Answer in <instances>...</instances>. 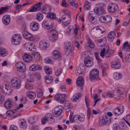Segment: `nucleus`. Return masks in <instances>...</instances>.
<instances>
[{"instance_id": "nucleus-20", "label": "nucleus", "mask_w": 130, "mask_h": 130, "mask_svg": "<svg viewBox=\"0 0 130 130\" xmlns=\"http://www.w3.org/2000/svg\"><path fill=\"white\" fill-rule=\"evenodd\" d=\"M111 65L112 68L118 69L120 68L121 64L119 61H115L111 62Z\"/></svg>"}, {"instance_id": "nucleus-31", "label": "nucleus", "mask_w": 130, "mask_h": 130, "mask_svg": "<svg viewBox=\"0 0 130 130\" xmlns=\"http://www.w3.org/2000/svg\"><path fill=\"white\" fill-rule=\"evenodd\" d=\"M122 50L124 51H129V44L128 42H126L123 44Z\"/></svg>"}, {"instance_id": "nucleus-9", "label": "nucleus", "mask_w": 130, "mask_h": 130, "mask_svg": "<svg viewBox=\"0 0 130 130\" xmlns=\"http://www.w3.org/2000/svg\"><path fill=\"white\" fill-rule=\"evenodd\" d=\"M118 6L116 4L113 3L110 4L108 6V11L111 13L115 12L118 9Z\"/></svg>"}, {"instance_id": "nucleus-33", "label": "nucleus", "mask_w": 130, "mask_h": 130, "mask_svg": "<svg viewBox=\"0 0 130 130\" xmlns=\"http://www.w3.org/2000/svg\"><path fill=\"white\" fill-rule=\"evenodd\" d=\"M82 95V94L80 93H78L75 94L73 96V99L72 100V101L74 102H76L79 98Z\"/></svg>"}, {"instance_id": "nucleus-10", "label": "nucleus", "mask_w": 130, "mask_h": 130, "mask_svg": "<svg viewBox=\"0 0 130 130\" xmlns=\"http://www.w3.org/2000/svg\"><path fill=\"white\" fill-rule=\"evenodd\" d=\"M54 24L51 21H44L42 24V26L45 28L48 29L52 28Z\"/></svg>"}, {"instance_id": "nucleus-36", "label": "nucleus", "mask_w": 130, "mask_h": 130, "mask_svg": "<svg viewBox=\"0 0 130 130\" xmlns=\"http://www.w3.org/2000/svg\"><path fill=\"white\" fill-rule=\"evenodd\" d=\"M44 69L46 74H47L48 75L49 74H52V70L51 69L47 67L46 66H45Z\"/></svg>"}, {"instance_id": "nucleus-32", "label": "nucleus", "mask_w": 130, "mask_h": 130, "mask_svg": "<svg viewBox=\"0 0 130 130\" xmlns=\"http://www.w3.org/2000/svg\"><path fill=\"white\" fill-rule=\"evenodd\" d=\"M7 54L6 50L4 48L0 47V55L5 56H6Z\"/></svg>"}, {"instance_id": "nucleus-38", "label": "nucleus", "mask_w": 130, "mask_h": 130, "mask_svg": "<svg viewBox=\"0 0 130 130\" xmlns=\"http://www.w3.org/2000/svg\"><path fill=\"white\" fill-rule=\"evenodd\" d=\"M63 24L65 26H67L68 25H69L71 21V18L69 17L68 20V21H66L64 20V19L65 18V17H63Z\"/></svg>"}, {"instance_id": "nucleus-63", "label": "nucleus", "mask_w": 130, "mask_h": 130, "mask_svg": "<svg viewBox=\"0 0 130 130\" xmlns=\"http://www.w3.org/2000/svg\"><path fill=\"white\" fill-rule=\"evenodd\" d=\"M37 93L39 97H41L43 95L42 91L41 89H39L37 91Z\"/></svg>"}, {"instance_id": "nucleus-43", "label": "nucleus", "mask_w": 130, "mask_h": 130, "mask_svg": "<svg viewBox=\"0 0 130 130\" xmlns=\"http://www.w3.org/2000/svg\"><path fill=\"white\" fill-rule=\"evenodd\" d=\"M12 39V40H18L20 41L22 39V37L20 34H17L13 36Z\"/></svg>"}, {"instance_id": "nucleus-2", "label": "nucleus", "mask_w": 130, "mask_h": 130, "mask_svg": "<svg viewBox=\"0 0 130 130\" xmlns=\"http://www.w3.org/2000/svg\"><path fill=\"white\" fill-rule=\"evenodd\" d=\"M99 73L98 70L96 69H93L91 71L90 73L89 78L91 81L93 80H99L100 78L99 77Z\"/></svg>"}, {"instance_id": "nucleus-54", "label": "nucleus", "mask_w": 130, "mask_h": 130, "mask_svg": "<svg viewBox=\"0 0 130 130\" xmlns=\"http://www.w3.org/2000/svg\"><path fill=\"white\" fill-rule=\"evenodd\" d=\"M106 41L107 39L106 37H105L103 38L96 40V42L97 43H101L104 41Z\"/></svg>"}, {"instance_id": "nucleus-1", "label": "nucleus", "mask_w": 130, "mask_h": 130, "mask_svg": "<svg viewBox=\"0 0 130 130\" xmlns=\"http://www.w3.org/2000/svg\"><path fill=\"white\" fill-rule=\"evenodd\" d=\"M105 31V29L103 27L101 26H97L94 27L92 29L91 33L93 37L98 38L102 36Z\"/></svg>"}, {"instance_id": "nucleus-35", "label": "nucleus", "mask_w": 130, "mask_h": 130, "mask_svg": "<svg viewBox=\"0 0 130 130\" xmlns=\"http://www.w3.org/2000/svg\"><path fill=\"white\" fill-rule=\"evenodd\" d=\"M114 51L112 50H107L106 53V58H108L110 57L114 53Z\"/></svg>"}, {"instance_id": "nucleus-17", "label": "nucleus", "mask_w": 130, "mask_h": 130, "mask_svg": "<svg viewBox=\"0 0 130 130\" xmlns=\"http://www.w3.org/2000/svg\"><path fill=\"white\" fill-rule=\"evenodd\" d=\"M85 68L83 64H80L76 69L77 72L79 74H84L85 72Z\"/></svg>"}, {"instance_id": "nucleus-56", "label": "nucleus", "mask_w": 130, "mask_h": 130, "mask_svg": "<svg viewBox=\"0 0 130 130\" xmlns=\"http://www.w3.org/2000/svg\"><path fill=\"white\" fill-rule=\"evenodd\" d=\"M78 123H79L83 121L84 120L85 117L84 116L81 117L78 115Z\"/></svg>"}, {"instance_id": "nucleus-51", "label": "nucleus", "mask_w": 130, "mask_h": 130, "mask_svg": "<svg viewBox=\"0 0 130 130\" xmlns=\"http://www.w3.org/2000/svg\"><path fill=\"white\" fill-rule=\"evenodd\" d=\"M106 49L105 48H103L101 51L100 53V56L102 58H104L106 52Z\"/></svg>"}, {"instance_id": "nucleus-5", "label": "nucleus", "mask_w": 130, "mask_h": 130, "mask_svg": "<svg viewBox=\"0 0 130 130\" xmlns=\"http://www.w3.org/2000/svg\"><path fill=\"white\" fill-rule=\"evenodd\" d=\"M66 95L64 94H56L54 96L55 100L61 104H63L66 101Z\"/></svg>"}, {"instance_id": "nucleus-59", "label": "nucleus", "mask_w": 130, "mask_h": 130, "mask_svg": "<svg viewBox=\"0 0 130 130\" xmlns=\"http://www.w3.org/2000/svg\"><path fill=\"white\" fill-rule=\"evenodd\" d=\"M125 61L127 62H130V54L127 55L125 57Z\"/></svg>"}, {"instance_id": "nucleus-44", "label": "nucleus", "mask_w": 130, "mask_h": 130, "mask_svg": "<svg viewBox=\"0 0 130 130\" xmlns=\"http://www.w3.org/2000/svg\"><path fill=\"white\" fill-rule=\"evenodd\" d=\"M117 90L118 91V93L121 95L125 93V89L122 87L118 89Z\"/></svg>"}, {"instance_id": "nucleus-45", "label": "nucleus", "mask_w": 130, "mask_h": 130, "mask_svg": "<svg viewBox=\"0 0 130 130\" xmlns=\"http://www.w3.org/2000/svg\"><path fill=\"white\" fill-rule=\"evenodd\" d=\"M107 121V119H105L103 118L99 122V125L100 126H103L106 123Z\"/></svg>"}, {"instance_id": "nucleus-40", "label": "nucleus", "mask_w": 130, "mask_h": 130, "mask_svg": "<svg viewBox=\"0 0 130 130\" xmlns=\"http://www.w3.org/2000/svg\"><path fill=\"white\" fill-rule=\"evenodd\" d=\"M27 127V124L25 120H22L21 121V127L23 129H25Z\"/></svg>"}, {"instance_id": "nucleus-64", "label": "nucleus", "mask_w": 130, "mask_h": 130, "mask_svg": "<svg viewBox=\"0 0 130 130\" xmlns=\"http://www.w3.org/2000/svg\"><path fill=\"white\" fill-rule=\"evenodd\" d=\"M18 129V127L16 126L12 125H11L9 130H17Z\"/></svg>"}, {"instance_id": "nucleus-29", "label": "nucleus", "mask_w": 130, "mask_h": 130, "mask_svg": "<svg viewBox=\"0 0 130 130\" xmlns=\"http://www.w3.org/2000/svg\"><path fill=\"white\" fill-rule=\"evenodd\" d=\"M27 96L31 99H34L36 97L35 92L31 91H28L26 93Z\"/></svg>"}, {"instance_id": "nucleus-30", "label": "nucleus", "mask_w": 130, "mask_h": 130, "mask_svg": "<svg viewBox=\"0 0 130 130\" xmlns=\"http://www.w3.org/2000/svg\"><path fill=\"white\" fill-rule=\"evenodd\" d=\"M44 78L45 82L47 84L51 83L53 82V78L52 77L49 76L48 75H46Z\"/></svg>"}, {"instance_id": "nucleus-48", "label": "nucleus", "mask_w": 130, "mask_h": 130, "mask_svg": "<svg viewBox=\"0 0 130 130\" xmlns=\"http://www.w3.org/2000/svg\"><path fill=\"white\" fill-rule=\"evenodd\" d=\"M49 40L52 42H54L57 39V37L51 35L49 38Z\"/></svg>"}, {"instance_id": "nucleus-42", "label": "nucleus", "mask_w": 130, "mask_h": 130, "mask_svg": "<svg viewBox=\"0 0 130 130\" xmlns=\"http://www.w3.org/2000/svg\"><path fill=\"white\" fill-rule=\"evenodd\" d=\"M46 17L47 18H50L53 20L55 19L56 18L55 14L52 12L50 14L47 15Z\"/></svg>"}, {"instance_id": "nucleus-62", "label": "nucleus", "mask_w": 130, "mask_h": 130, "mask_svg": "<svg viewBox=\"0 0 130 130\" xmlns=\"http://www.w3.org/2000/svg\"><path fill=\"white\" fill-rule=\"evenodd\" d=\"M88 18L90 21L92 23H94L95 22L94 17L90 15L89 16Z\"/></svg>"}, {"instance_id": "nucleus-61", "label": "nucleus", "mask_w": 130, "mask_h": 130, "mask_svg": "<svg viewBox=\"0 0 130 130\" xmlns=\"http://www.w3.org/2000/svg\"><path fill=\"white\" fill-rule=\"evenodd\" d=\"M30 45H31V43H26L24 44V48L28 50Z\"/></svg>"}, {"instance_id": "nucleus-22", "label": "nucleus", "mask_w": 130, "mask_h": 130, "mask_svg": "<svg viewBox=\"0 0 130 130\" xmlns=\"http://www.w3.org/2000/svg\"><path fill=\"white\" fill-rule=\"evenodd\" d=\"M49 46V44L45 40H42L40 42L39 46L41 49H45L46 47H48Z\"/></svg>"}, {"instance_id": "nucleus-4", "label": "nucleus", "mask_w": 130, "mask_h": 130, "mask_svg": "<svg viewBox=\"0 0 130 130\" xmlns=\"http://www.w3.org/2000/svg\"><path fill=\"white\" fill-rule=\"evenodd\" d=\"M12 87L16 89H18L20 87L21 82L19 78L17 77L13 78L11 82Z\"/></svg>"}, {"instance_id": "nucleus-16", "label": "nucleus", "mask_w": 130, "mask_h": 130, "mask_svg": "<svg viewBox=\"0 0 130 130\" xmlns=\"http://www.w3.org/2000/svg\"><path fill=\"white\" fill-rule=\"evenodd\" d=\"M52 58L54 60L59 59L60 60L61 59V54L60 52L56 50H54L53 53Z\"/></svg>"}, {"instance_id": "nucleus-41", "label": "nucleus", "mask_w": 130, "mask_h": 130, "mask_svg": "<svg viewBox=\"0 0 130 130\" xmlns=\"http://www.w3.org/2000/svg\"><path fill=\"white\" fill-rule=\"evenodd\" d=\"M122 77V75L120 73H115L114 74V77L116 79H120Z\"/></svg>"}, {"instance_id": "nucleus-8", "label": "nucleus", "mask_w": 130, "mask_h": 130, "mask_svg": "<svg viewBox=\"0 0 130 130\" xmlns=\"http://www.w3.org/2000/svg\"><path fill=\"white\" fill-rule=\"evenodd\" d=\"M51 6L49 4L44 3L43 4L42 8L41 10L42 13L45 14H48L51 11Z\"/></svg>"}, {"instance_id": "nucleus-46", "label": "nucleus", "mask_w": 130, "mask_h": 130, "mask_svg": "<svg viewBox=\"0 0 130 130\" xmlns=\"http://www.w3.org/2000/svg\"><path fill=\"white\" fill-rule=\"evenodd\" d=\"M8 9L7 7H1L0 8V14H1L6 12Z\"/></svg>"}, {"instance_id": "nucleus-13", "label": "nucleus", "mask_w": 130, "mask_h": 130, "mask_svg": "<svg viewBox=\"0 0 130 130\" xmlns=\"http://www.w3.org/2000/svg\"><path fill=\"white\" fill-rule=\"evenodd\" d=\"M84 62L87 67H91L93 65V59L90 57H86L85 59Z\"/></svg>"}, {"instance_id": "nucleus-47", "label": "nucleus", "mask_w": 130, "mask_h": 130, "mask_svg": "<svg viewBox=\"0 0 130 130\" xmlns=\"http://www.w3.org/2000/svg\"><path fill=\"white\" fill-rule=\"evenodd\" d=\"M26 39H29L31 41H32L34 40V38L33 36L30 34L29 33L25 38Z\"/></svg>"}, {"instance_id": "nucleus-11", "label": "nucleus", "mask_w": 130, "mask_h": 130, "mask_svg": "<svg viewBox=\"0 0 130 130\" xmlns=\"http://www.w3.org/2000/svg\"><path fill=\"white\" fill-rule=\"evenodd\" d=\"M71 45V44L69 42L65 44L64 51L66 55H68L72 53Z\"/></svg>"}, {"instance_id": "nucleus-23", "label": "nucleus", "mask_w": 130, "mask_h": 130, "mask_svg": "<svg viewBox=\"0 0 130 130\" xmlns=\"http://www.w3.org/2000/svg\"><path fill=\"white\" fill-rule=\"evenodd\" d=\"M23 59L26 62H30L32 60L31 56L27 54H24L23 55Z\"/></svg>"}, {"instance_id": "nucleus-50", "label": "nucleus", "mask_w": 130, "mask_h": 130, "mask_svg": "<svg viewBox=\"0 0 130 130\" xmlns=\"http://www.w3.org/2000/svg\"><path fill=\"white\" fill-rule=\"evenodd\" d=\"M53 116L52 114L50 113H47L45 115L44 117L48 121Z\"/></svg>"}, {"instance_id": "nucleus-19", "label": "nucleus", "mask_w": 130, "mask_h": 130, "mask_svg": "<svg viewBox=\"0 0 130 130\" xmlns=\"http://www.w3.org/2000/svg\"><path fill=\"white\" fill-rule=\"evenodd\" d=\"M3 91L6 94H9L11 91L10 87L6 84L3 85L2 88Z\"/></svg>"}, {"instance_id": "nucleus-25", "label": "nucleus", "mask_w": 130, "mask_h": 130, "mask_svg": "<svg viewBox=\"0 0 130 130\" xmlns=\"http://www.w3.org/2000/svg\"><path fill=\"white\" fill-rule=\"evenodd\" d=\"M84 82L83 77L81 76L79 77L77 79L76 84L78 86L82 87L84 85Z\"/></svg>"}, {"instance_id": "nucleus-7", "label": "nucleus", "mask_w": 130, "mask_h": 130, "mask_svg": "<svg viewBox=\"0 0 130 130\" xmlns=\"http://www.w3.org/2000/svg\"><path fill=\"white\" fill-rule=\"evenodd\" d=\"M124 110V107L120 106L116 108L113 110V113L116 116H118L121 114Z\"/></svg>"}, {"instance_id": "nucleus-58", "label": "nucleus", "mask_w": 130, "mask_h": 130, "mask_svg": "<svg viewBox=\"0 0 130 130\" xmlns=\"http://www.w3.org/2000/svg\"><path fill=\"white\" fill-rule=\"evenodd\" d=\"M35 50V46L32 43H31V45H30L28 51H34Z\"/></svg>"}, {"instance_id": "nucleus-6", "label": "nucleus", "mask_w": 130, "mask_h": 130, "mask_svg": "<svg viewBox=\"0 0 130 130\" xmlns=\"http://www.w3.org/2000/svg\"><path fill=\"white\" fill-rule=\"evenodd\" d=\"M15 66L17 70L20 72H23L26 71V65L22 62L19 61L17 62L15 64Z\"/></svg>"}, {"instance_id": "nucleus-52", "label": "nucleus", "mask_w": 130, "mask_h": 130, "mask_svg": "<svg viewBox=\"0 0 130 130\" xmlns=\"http://www.w3.org/2000/svg\"><path fill=\"white\" fill-rule=\"evenodd\" d=\"M106 18V22L108 23V22H110L112 21V18L111 17L107 15L105 17Z\"/></svg>"}, {"instance_id": "nucleus-49", "label": "nucleus", "mask_w": 130, "mask_h": 130, "mask_svg": "<svg viewBox=\"0 0 130 130\" xmlns=\"http://www.w3.org/2000/svg\"><path fill=\"white\" fill-rule=\"evenodd\" d=\"M45 62L47 63H51L52 64H53L54 63L53 61L51 59L48 58H45Z\"/></svg>"}, {"instance_id": "nucleus-53", "label": "nucleus", "mask_w": 130, "mask_h": 130, "mask_svg": "<svg viewBox=\"0 0 130 130\" xmlns=\"http://www.w3.org/2000/svg\"><path fill=\"white\" fill-rule=\"evenodd\" d=\"M106 18L105 16H102L99 18L100 21L101 23H105L106 22Z\"/></svg>"}, {"instance_id": "nucleus-24", "label": "nucleus", "mask_w": 130, "mask_h": 130, "mask_svg": "<svg viewBox=\"0 0 130 130\" xmlns=\"http://www.w3.org/2000/svg\"><path fill=\"white\" fill-rule=\"evenodd\" d=\"M31 58L33 61L37 62L40 58V54L38 52L32 53V54Z\"/></svg>"}, {"instance_id": "nucleus-3", "label": "nucleus", "mask_w": 130, "mask_h": 130, "mask_svg": "<svg viewBox=\"0 0 130 130\" xmlns=\"http://www.w3.org/2000/svg\"><path fill=\"white\" fill-rule=\"evenodd\" d=\"M63 109V107L61 105L56 106L52 110V114L55 117H57L62 113Z\"/></svg>"}, {"instance_id": "nucleus-55", "label": "nucleus", "mask_w": 130, "mask_h": 130, "mask_svg": "<svg viewBox=\"0 0 130 130\" xmlns=\"http://www.w3.org/2000/svg\"><path fill=\"white\" fill-rule=\"evenodd\" d=\"M51 35L55 36L56 37H57V32L55 30H51Z\"/></svg>"}, {"instance_id": "nucleus-15", "label": "nucleus", "mask_w": 130, "mask_h": 130, "mask_svg": "<svg viewBox=\"0 0 130 130\" xmlns=\"http://www.w3.org/2000/svg\"><path fill=\"white\" fill-rule=\"evenodd\" d=\"M42 4V3L41 2L35 4L31 7L30 12H34L39 10L41 9Z\"/></svg>"}, {"instance_id": "nucleus-14", "label": "nucleus", "mask_w": 130, "mask_h": 130, "mask_svg": "<svg viewBox=\"0 0 130 130\" xmlns=\"http://www.w3.org/2000/svg\"><path fill=\"white\" fill-rule=\"evenodd\" d=\"M39 23L35 21L32 22L30 24V29L33 31L37 30L39 28Z\"/></svg>"}, {"instance_id": "nucleus-12", "label": "nucleus", "mask_w": 130, "mask_h": 130, "mask_svg": "<svg viewBox=\"0 0 130 130\" xmlns=\"http://www.w3.org/2000/svg\"><path fill=\"white\" fill-rule=\"evenodd\" d=\"M85 100L87 107L88 108L87 110L88 119V120L90 119L91 114L90 108H89L90 104L89 99L86 96H85Z\"/></svg>"}, {"instance_id": "nucleus-26", "label": "nucleus", "mask_w": 130, "mask_h": 130, "mask_svg": "<svg viewBox=\"0 0 130 130\" xmlns=\"http://www.w3.org/2000/svg\"><path fill=\"white\" fill-rule=\"evenodd\" d=\"M12 104V101L10 99H8L5 101L4 103V106L7 109H8L11 108Z\"/></svg>"}, {"instance_id": "nucleus-21", "label": "nucleus", "mask_w": 130, "mask_h": 130, "mask_svg": "<svg viewBox=\"0 0 130 130\" xmlns=\"http://www.w3.org/2000/svg\"><path fill=\"white\" fill-rule=\"evenodd\" d=\"M11 20L10 16L8 15H6L3 18V22L4 24L6 25L9 24Z\"/></svg>"}, {"instance_id": "nucleus-39", "label": "nucleus", "mask_w": 130, "mask_h": 130, "mask_svg": "<svg viewBox=\"0 0 130 130\" xmlns=\"http://www.w3.org/2000/svg\"><path fill=\"white\" fill-rule=\"evenodd\" d=\"M43 14L41 13H39L37 14L36 19L39 21H41L43 19Z\"/></svg>"}, {"instance_id": "nucleus-18", "label": "nucleus", "mask_w": 130, "mask_h": 130, "mask_svg": "<svg viewBox=\"0 0 130 130\" xmlns=\"http://www.w3.org/2000/svg\"><path fill=\"white\" fill-rule=\"evenodd\" d=\"M29 69L30 71H32L38 70H41L42 69V67L39 64H33L30 66Z\"/></svg>"}, {"instance_id": "nucleus-57", "label": "nucleus", "mask_w": 130, "mask_h": 130, "mask_svg": "<svg viewBox=\"0 0 130 130\" xmlns=\"http://www.w3.org/2000/svg\"><path fill=\"white\" fill-rule=\"evenodd\" d=\"M69 4L65 1V0H62V2L61 3V5L63 7H67Z\"/></svg>"}, {"instance_id": "nucleus-60", "label": "nucleus", "mask_w": 130, "mask_h": 130, "mask_svg": "<svg viewBox=\"0 0 130 130\" xmlns=\"http://www.w3.org/2000/svg\"><path fill=\"white\" fill-rule=\"evenodd\" d=\"M113 98L116 99L118 100H119L122 98V97L121 95H119V94H118V93H117L116 94H114L113 95Z\"/></svg>"}, {"instance_id": "nucleus-27", "label": "nucleus", "mask_w": 130, "mask_h": 130, "mask_svg": "<svg viewBox=\"0 0 130 130\" xmlns=\"http://www.w3.org/2000/svg\"><path fill=\"white\" fill-rule=\"evenodd\" d=\"M94 11L96 13L98 14L101 15L105 13V11L101 8H95L94 9Z\"/></svg>"}, {"instance_id": "nucleus-34", "label": "nucleus", "mask_w": 130, "mask_h": 130, "mask_svg": "<svg viewBox=\"0 0 130 130\" xmlns=\"http://www.w3.org/2000/svg\"><path fill=\"white\" fill-rule=\"evenodd\" d=\"M78 115H75L72 119H70V122L71 123L73 122L78 123Z\"/></svg>"}, {"instance_id": "nucleus-28", "label": "nucleus", "mask_w": 130, "mask_h": 130, "mask_svg": "<svg viewBox=\"0 0 130 130\" xmlns=\"http://www.w3.org/2000/svg\"><path fill=\"white\" fill-rule=\"evenodd\" d=\"M115 37V33L114 31L110 32L108 35V39L110 41H112Z\"/></svg>"}, {"instance_id": "nucleus-37", "label": "nucleus", "mask_w": 130, "mask_h": 130, "mask_svg": "<svg viewBox=\"0 0 130 130\" xmlns=\"http://www.w3.org/2000/svg\"><path fill=\"white\" fill-rule=\"evenodd\" d=\"M85 5L84 7V9L85 10L89 9L91 7V4L90 3L86 1L85 2Z\"/></svg>"}]
</instances>
